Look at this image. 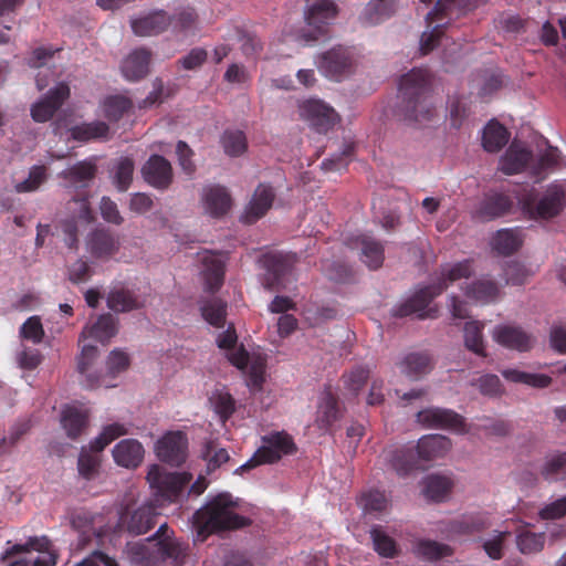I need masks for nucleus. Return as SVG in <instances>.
Masks as SVG:
<instances>
[{"instance_id": "30", "label": "nucleus", "mask_w": 566, "mask_h": 566, "mask_svg": "<svg viewBox=\"0 0 566 566\" xmlns=\"http://www.w3.org/2000/svg\"><path fill=\"white\" fill-rule=\"evenodd\" d=\"M202 201L206 211L214 218L224 216L232 205L231 196L227 188L219 185L206 187L202 193Z\"/></svg>"}, {"instance_id": "19", "label": "nucleus", "mask_w": 566, "mask_h": 566, "mask_svg": "<svg viewBox=\"0 0 566 566\" xmlns=\"http://www.w3.org/2000/svg\"><path fill=\"white\" fill-rule=\"evenodd\" d=\"M30 549H35L41 554L34 559L33 566L56 565L57 555L53 551L52 542L46 536L30 537L27 544L13 545L3 553L1 559L4 562L17 554L28 553Z\"/></svg>"}, {"instance_id": "25", "label": "nucleus", "mask_w": 566, "mask_h": 566, "mask_svg": "<svg viewBox=\"0 0 566 566\" xmlns=\"http://www.w3.org/2000/svg\"><path fill=\"white\" fill-rule=\"evenodd\" d=\"M513 206L512 199L500 192L485 195L475 211V218L481 221H491L506 214Z\"/></svg>"}, {"instance_id": "7", "label": "nucleus", "mask_w": 566, "mask_h": 566, "mask_svg": "<svg viewBox=\"0 0 566 566\" xmlns=\"http://www.w3.org/2000/svg\"><path fill=\"white\" fill-rule=\"evenodd\" d=\"M297 261L295 253L269 251L259 258V264L264 271L262 285L265 290L275 292L285 287V279L292 272Z\"/></svg>"}, {"instance_id": "39", "label": "nucleus", "mask_w": 566, "mask_h": 566, "mask_svg": "<svg viewBox=\"0 0 566 566\" xmlns=\"http://www.w3.org/2000/svg\"><path fill=\"white\" fill-rule=\"evenodd\" d=\"M201 262L203 265L202 273L207 290L209 292L218 291L222 286L224 280L223 261L217 254L207 252L201 258Z\"/></svg>"}, {"instance_id": "57", "label": "nucleus", "mask_w": 566, "mask_h": 566, "mask_svg": "<svg viewBox=\"0 0 566 566\" xmlns=\"http://www.w3.org/2000/svg\"><path fill=\"white\" fill-rule=\"evenodd\" d=\"M32 427L30 419L18 420L9 430L7 437L0 440V454L8 453Z\"/></svg>"}, {"instance_id": "45", "label": "nucleus", "mask_w": 566, "mask_h": 566, "mask_svg": "<svg viewBox=\"0 0 566 566\" xmlns=\"http://www.w3.org/2000/svg\"><path fill=\"white\" fill-rule=\"evenodd\" d=\"M523 241L518 231L503 229L499 230L492 239L493 249L501 255H511L516 252Z\"/></svg>"}, {"instance_id": "16", "label": "nucleus", "mask_w": 566, "mask_h": 566, "mask_svg": "<svg viewBox=\"0 0 566 566\" xmlns=\"http://www.w3.org/2000/svg\"><path fill=\"white\" fill-rule=\"evenodd\" d=\"M188 440L185 433L174 431L166 433L156 443V454L163 462L180 465L187 458Z\"/></svg>"}, {"instance_id": "50", "label": "nucleus", "mask_w": 566, "mask_h": 566, "mask_svg": "<svg viewBox=\"0 0 566 566\" xmlns=\"http://www.w3.org/2000/svg\"><path fill=\"white\" fill-rule=\"evenodd\" d=\"M132 107V101L123 95H112L103 102L104 115L111 122H118Z\"/></svg>"}, {"instance_id": "15", "label": "nucleus", "mask_w": 566, "mask_h": 566, "mask_svg": "<svg viewBox=\"0 0 566 566\" xmlns=\"http://www.w3.org/2000/svg\"><path fill=\"white\" fill-rule=\"evenodd\" d=\"M70 97V87L61 82L51 88L46 95L31 107V116L34 122L45 123L50 120Z\"/></svg>"}, {"instance_id": "49", "label": "nucleus", "mask_w": 566, "mask_h": 566, "mask_svg": "<svg viewBox=\"0 0 566 566\" xmlns=\"http://www.w3.org/2000/svg\"><path fill=\"white\" fill-rule=\"evenodd\" d=\"M201 315L210 325L223 327L227 316V304L220 298H211L200 306Z\"/></svg>"}, {"instance_id": "13", "label": "nucleus", "mask_w": 566, "mask_h": 566, "mask_svg": "<svg viewBox=\"0 0 566 566\" xmlns=\"http://www.w3.org/2000/svg\"><path fill=\"white\" fill-rule=\"evenodd\" d=\"M417 421L426 428L465 431L464 418L451 409L429 407L417 413Z\"/></svg>"}, {"instance_id": "17", "label": "nucleus", "mask_w": 566, "mask_h": 566, "mask_svg": "<svg viewBox=\"0 0 566 566\" xmlns=\"http://www.w3.org/2000/svg\"><path fill=\"white\" fill-rule=\"evenodd\" d=\"M156 516L153 505H143L133 512L126 507L119 514L118 528L132 535H142L154 527Z\"/></svg>"}, {"instance_id": "35", "label": "nucleus", "mask_w": 566, "mask_h": 566, "mask_svg": "<svg viewBox=\"0 0 566 566\" xmlns=\"http://www.w3.org/2000/svg\"><path fill=\"white\" fill-rule=\"evenodd\" d=\"M533 158V154L525 147L513 142L501 159V170L505 175L523 171Z\"/></svg>"}, {"instance_id": "21", "label": "nucleus", "mask_w": 566, "mask_h": 566, "mask_svg": "<svg viewBox=\"0 0 566 566\" xmlns=\"http://www.w3.org/2000/svg\"><path fill=\"white\" fill-rule=\"evenodd\" d=\"M493 338L500 345L518 352H527L534 345L533 336L518 326H497L494 329Z\"/></svg>"}, {"instance_id": "10", "label": "nucleus", "mask_w": 566, "mask_h": 566, "mask_svg": "<svg viewBox=\"0 0 566 566\" xmlns=\"http://www.w3.org/2000/svg\"><path fill=\"white\" fill-rule=\"evenodd\" d=\"M446 290V282L433 283L423 286L416 291L409 298L403 303L397 305L392 310L394 316L406 317L412 314H417L419 318H434L437 316V310L428 308L431 301L440 295Z\"/></svg>"}, {"instance_id": "20", "label": "nucleus", "mask_w": 566, "mask_h": 566, "mask_svg": "<svg viewBox=\"0 0 566 566\" xmlns=\"http://www.w3.org/2000/svg\"><path fill=\"white\" fill-rule=\"evenodd\" d=\"M145 181L160 190L167 189L172 182L170 163L160 155H151L142 168Z\"/></svg>"}, {"instance_id": "33", "label": "nucleus", "mask_w": 566, "mask_h": 566, "mask_svg": "<svg viewBox=\"0 0 566 566\" xmlns=\"http://www.w3.org/2000/svg\"><path fill=\"white\" fill-rule=\"evenodd\" d=\"M515 543L521 554H537L544 549L546 534L534 532L530 524L520 525L515 531Z\"/></svg>"}, {"instance_id": "36", "label": "nucleus", "mask_w": 566, "mask_h": 566, "mask_svg": "<svg viewBox=\"0 0 566 566\" xmlns=\"http://www.w3.org/2000/svg\"><path fill=\"white\" fill-rule=\"evenodd\" d=\"M397 0H370L359 15L365 25H376L394 15Z\"/></svg>"}, {"instance_id": "41", "label": "nucleus", "mask_w": 566, "mask_h": 566, "mask_svg": "<svg viewBox=\"0 0 566 566\" xmlns=\"http://www.w3.org/2000/svg\"><path fill=\"white\" fill-rule=\"evenodd\" d=\"M61 423L66 434L71 439L78 438L88 424L87 412L81 411L75 407H66L62 411Z\"/></svg>"}, {"instance_id": "62", "label": "nucleus", "mask_w": 566, "mask_h": 566, "mask_svg": "<svg viewBox=\"0 0 566 566\" xmlns=\"http://www.w3.org/2000/svg\"><path fill=\"white\" fill-rule=\"evenodd\" d=\"M360 504L366 512L380 513L387 509L388 500L384 492L374 490L361 495Z\"/></svg>"}, {"instance_id": "28", "label": "nucleus", "mask_w": 566, "mask_h": 566, "mask_svg": "<svg viewBox=\"0 0 566 566\" xmlns=\"http://www.w3.org/2000/svg\"><path fill=\"white\" fill-rule=\"evenodd\" d=\"M114 461L123 468L135 469L144 459V447L136 439H124L113 449Z\"/></svg>"}, {"instance_id": "2", "label": "nucleus", "mask_w": 566, "mask_h": 566, "mask_svg": "<svg viewBox=\"0 0 566 566\" xmlns=\"http://www.w3.org/2000/svg\"><path fill=\"white\" fill-rule=\"evenodd\" d=\"M237 506L238 502L230 493H220L209 499L192 517L197 541L205 542L211 534L249 526L251 520L237 514Z\"/></svg>"}, {"instance_id": "29", "label": "nucleus", "mask_w": 566, "mask_h": 566, "mask_svg": "<svg viewBox=\"0 0 566 566\" xmlns=\"http://www.w3.org/2000/svg\"><path fill=\"white\" fill-rule=\"evenodd\" d=\"M400 373L410 379L418 380L433 368V360L428 352L407 354L398 364Z\"/></svg>"}, {"instance_id": "47", "label": "nucleus", "mask_w": 566, "mask_h": 566, "mask_svg": "<svg viewBox=\"0 0 566 566\" xmlns=\"http://www.w3.org/2000/svg\"><path fill=\"white\" fill-rule=\"evenodd\" d=\"M501 374L509 381L524 384L534 388H546L552 382V378L547 375L526 373L513 368L504 369Z\"/></svg>"}, {"instance_id": "18", "label": "nucleus", "mask_w": 566, "mask_h": 566, "mask_svg": "<svg viewBox=\"0 0 566 566\" xmlns=\"http://www.w3.org/2000/svg\"><path fill=\"white\" fill-rule=\"evenodd\" d=\"M120 240L106 228H96L86 238V250L95 259L108 260L119 251Z\"/></svg>"}, {"instance_id": "42", "label": "nucleus", "mask_w": 566, "mask_h": 566, "mask_svg": "<svg viewBox=\"0 0 566 566\" xmlns=\"http://www.w3.org/2000/svg\"><path fill=\"white\" fill-rule=\"evenodd\" d=\"M97 357V347L94 345H84L78 357L77 370L81 375L85 376L82 381L83 386L87 389H93L102 386L104 382L99 376L88 373L90 367L94 359Z\"/></svg>"}, {"instance_id": "34", "label": "nucleus", "mask_w": 566, "mask_h": 566, "mask_svg": "<svg viewBox=\"0 0 566 566\" xmlns=\"http://www.w3.org/2000/svg\"><path fill=\"white\" fill-rule=\"evenodd\" d=\"M107 306L116 313H126L144 306L142 300L134 291L124 286L114 287L107 295Z\"/></svg>"}, {"instance_id": "48", "label": "nucleus", "mask_w": 566, "mask_h": 566, "mask_svg": "<svg viewBox=\"0 0 566 566\" xmlns=\"http://www.w3.org/2000/svg\"><path fill=\"white\" fill-rule=\"evenodd\" d=\"M500 293L495 282L490 280H479L469 285L465 295L476 302L490 303L497 298Z\"/></svg>"}, {"instance_id": "23", "label": "nucleus", "mask_w": 566, "mask_h": 566, "mask_svg": "<svg viewBox=\"0 0 566 566\" xmlns=\"http://www.w3.org/2000/svg\"><path fill=\"white\" fill-rule=\"evenodd\" d=\"M343 417V409L336 395L331 389L323 392L316 411V426L325 431H331L334 423Z\"/></svg>"}, {"instance_id": "37", "label": "nucleus", "mask_w": 566, "mask_h": 566, "mask_svg": "<svg viewBox=\"0 0 566 566\" xmlns=\"http://www.w3.org/2000/svg\"><path fill=\"white\" fill-rule=\"evenodd\" d=\"M117 333V321L116 318L107 313L102 314L92 324L84 327L81 334V338H93L101 343L108 342Z\"/></svg>"}, {"instance_id": "24", "label": "nucleus", "mask_w": 566, "mask_h": 566, "mask_svg": "<svg viewBox=\"0 0 566 566\" xmlns=\"http://www.w3.org/2000/svg\"><path fill=\"white\" fill-rule=\"evenodd\" d=\"M275 198L274 190L269 185H259L242 216L243 222L252 224L262 218L272 207Z\"/></svg>"}, {"instance_id": "9", "label": "nucleus", "mask_w": 566, "mask_h": 566, "mask_svg": "<svg viewBox=\"0 0 566 566\" xmlns=\"http://www.w3.org/2000/svg\"><path fill=\"white\" fill-rule=\"evenodd\" d=\"M338 13V8L332 0H316L307 7L305 12L306 24L311 30L302 31L298 40L312 44L328 33V23Z\"/></svg>"}, {"instance_id": "44", "label": "nucleus", "mask_w": 566, "mask_h": 566, "mask_svg": "<svg viewBox=\"0 0 566 566\" xmlns=\"http://www.w3.org/2000/svg\"><path fill=\"white\" fill-rule=\"evenodd\" d=\"M413 553L429 562L438 560L453 554L452 548L447 545L431 539H420L413 547Z\"/></svg>"}, {"instance_id": "5", "label": "nucleus", "mask_w": 566, "mask_h": 566, "mask_svg": "<svg viewBox=\"0 0 566 566\" xmlns=\"http://www.w3.org/2000/svg\"><path fill=\"white\" fill-rule=\"evenodd\" d=\"M297 447L294 439L286 431H273L262 437V446L252 458L239 467L235 472L242 473L258 465L273 464L285 455L295 454Z\"/></svg>"}, {"instance_id": "26", "label": "nucleus", "mask_w": 566, "mask_h": 566, "mask_svg": "<svg viewBox=\"0 0 566 566\" xmlns=\"http://www.w3.org/2000/svg\"><path fill=\"white\" fill-rule=\"evenodd\" d=\"M151 52L140 48L129 53L122 62L120 70L124 77L136 82L144 78L149 73Z\"/></svg>"}, {"instance_id": "63", "label": "nucleus", "mask_w": 566, "mask_h": 566, "mask_svg": "<svg viewBox=\"0 0 566 566\" xmlns=\"http://www.w3.org/2000/svg\"><path fill=\"white\" fill-rule=\"evenodd\" d=\"M197 19L198 17L195 9L185 8L171 18V24L175 30L186 32L195 28Z\"/></svg>"}, {"instance_id": "4", "label": "nucleus", "mask_w": 566, "mask_h": 566, "mask_svg": "<svg viewBox=\"0 0 566 566\" xmlns=\"http://www.w3.org/2000/svg\"><path fill=\"white\" fill-rule=\"evenodd\" d=\"M518 205L524 214L531 219H552L560 213L566 202V192L563 186L553 184L538 198L537 191L532 188L524 190L517 197Z\"/></svg>"}, {"instance_id": "64", "label": "nucleus", "mask_w": 566, "mask_h": 566, "mask_svg": "<svg viewBox=\"0 0 566 566\" xmlns=\"http://www.w3.org/2000/svg\"><path fill=\"white\" fill-rule=\"evenodd\" d=\"M566 515V495L556 499L555 501L544 505L539 512L538 516L542 520H558Z\"/></svg>"}, {"instance_id": "12", "label": "nucleus", "mask_w": 566, "mask_h": 566, "mask_svg": "<svg viewBox=\"0 0 566 566\" xmlns=\"http://www.w3.org/2000/svg\"><path fill=\"white\" fill-rule=\"evenodd\" d=\"M317 67L328 78L339 81L353 69V54L343 46H336L321 55Z\"/></svg>"}, {"instance_id": "61", "label": "nucleus", "mask_w": 566, "mask_h": 566, "mask_svg": "<svg viewBox=\"0 0 566 566\" xmlns=\"http://www.w3.org/2000/svg\"><path fill=\"white\" fill-rule=\"evenodd\" d=\"M533 273L522 263L512 261L504 268V276L507 284L523 285Z\"/></svg>"}, {"instance_id": "22", "label": "nucleus", "mask_w": 566, "mask_h": 566, "mask_svg": "<svg viewBox=\"0 0 566 566\" xmlns=\"http://www.w3.org/2000/svg\"><path fill=\"white\" fill-rule=\"evenodd\" d=\"M382 455L390 464L391 469L400 476H405L411 471L422 468L413 447L386 449Z\"/></svg>"}, {"instance_id": "51", "label": "nucleus", "mask_w": 566, "mask_h": 566, "mask_svg": "<svg viewBox=\"0 0 566 566\" xmlns=\"http://www.w3.org/2000/svg\"><path fill=\"white\" fill-rule=\"evenodd\" d=\"M452 488L450 479L442 475H429L424 480V495L436 502L442 501Z\"/></svg>"}, {"instance_id": "58", "label": "nucleus", "mask_w": 566, "mask_h": 566, "mask_svg": "<svg viewBox=\"0 0 566 566\" xmlns=\"http://www.w3.org/2000/svg\"><path fill=\"white\" fill-rule=\"evenodd\" d=\"M566 472V452L551 454L545 459L541 474L547 481H556Z\"/></svg>"}, {"instance_id": "55", "label": "nucleus", "mask_w": 566, "mask_h": 566, "mask_svg": "<svg viewBox=\"0 0 566 566\" xmlns=\"http://www.w3.org/2000/svg\"><path fill=\"white\" fill-rule=\"evenodd\" d=\"M474 272L473 261L464 260L451 266L443 268L438 283L446 282V287L461 279L470 277Z\"/></svg>"}, {"instance_id": "40", "label": "nucleus", "mask_w": 566, "mask_h": 566, "mask_svg": "<svg viewBox=\"0 0 566 566\" xmlns=\"http://www.w3.org/2000/svg\"><path fill=\"white\" fill-rule=\"evenodd\" d=\"M510 133L496 120H491L483 129L482 146L489 153H497L509 142Z\"/></svg>"}, {"instance_id": "8", "label": "nucleus", "mask_w": 566, "mask_h": 566, "mask_svg": "<svg viewBox=\"0 0 566 566\" xmlns=\"http://www.w3.org/2000/svg\"><path fill=\"white\" fill-rule=\"evenodd\" d=\"M192 475L187 472H167L158 464L149 467L147 481L156 494L168 502H178L185 488L190 483Z\"/></svg>"}, {"instance_id": "53", "label": "nucleus", "mask_w": 566, "mask_h": 566, "mask_svg": "<svg viewBox=\"0 0 566 566\" xmlns=\"http://www.w3.org/2000/svg\"><path fill=\"white\" fill-rule=\"evenodd\" d=\"M224 153L231 157L242 155L248 147L247 137L242 130L227 129L221 136Z\"/></svg>"}, {"instance_id": "56", "label": "nucleus", "mask_w": 566, "mask_h": 566, "mask_svg": "<svg viewBox=\"0 0 566 566\" xmlns=\"http://www.w3.org/2000/svg\"><path fill=\"white\" fill-rule=\"evenodd\" d=\"M134 174V161L129 157L120 158L115 168L113 175V182L118 191H126L133 180Z\"/></svg>"}, {"instance_id": "1", "label": "nucleus", "mask_w": 566, "mask_h": 566, "mask_svg": "<svg viewBox=\"0 0 566 566\" xmlns=\"http://www.w3.org/2000/svg\"><path fill=\"white\" fill-rule=\"evenodd\" d=\"M401 104L399 112L410 125H423L436 113L431 74L428 70L413 69L400 78Z\"/></svg>"}, {"instance_id": "11", "label": "nucleus", "mask_w": 566, "mask_h": 566, "mask_svg": "<svg viewBox=\"0 0 566 566\" xmlns=\"http://www.w3.org/2000/svg\"><path fill=\"white\" fill-rule=\"evenodd\" d=\"M67 209L72 212L71 218L61 222L62 232L65 235V244L70 249H77L78 244V226L77 221L90 223L94 220V214L88 201V192L82 191L78 196L73 197L69 202Z\"/></svg>"}, {"instance_id": "3", "label": "nucleus", "mask_w": 566, "mask_h": 566, "mask_svg": "<svg viewBox=\"0 0 566 566\" xmlns=\"http://www.w3.org/2000/svg\"><path fill=\"white\" fill-rule=\"evenodd\" d=\"M168 525L161 524L157 532L147 538V544L130 547L132 560L137 566H158L167 558L179 562L186 555L187 545L175 539Z\"/></svg>"}, {"instance_id": "14", "label": "nucleus", "mask_w": 566, "mask_h": 566, "mask_svg": "<svg viewBox=\"0 0 566 566\" xmlns=\"http://www.w3.org/2000/svg\"><path fill=\"white\" fill-rule=\"evenodd\" d=\"M301 116L317 133H327L338 120L336 112L318 99H307L300 106Z\"/></svg>"}, {"instance_id": "52", "label": "nucleus", "mask_w": 566, "mask_h": 566, "mask_svg": "<svg viewBox=\"0 0 566 566\" xmlns=\"http://www.w3.org/2000/svg\"><path fill=\"white\" fill-rule=\"evenodd\" d=\"M370 537L373 539L374 549L382 557L392 558L398 555V547L396 541L388 536L381 526H374L370 530Z\"/></svg>"}, {"instance_id": "31", "label": "nucleus", "mask_w": 566, "mask_h": 566, "mask_svg": "<svg viewBox=\"0 0 566 566\" xmlns=\"http://www.w3.org/2000/svg\"><path fill=\"white\" fill-rule=\"evenodd\" d=\"M97 167L90 160H82L60 172V177L65 179L69 188L86 189L90 182L95 178Z\"/></svg>"}, {"instance_id": "59", "label": "nucleus", "mask_w": 566, "mask_h": 566, "mask_svg": "<svg viewBox=\"0 0 566 566\" xmlns=\"http://www.w3.org/2000/svg\"><path fill=\"white\" fill-rule=\"evenodd\" d=\"M370 376V369L365 366H356L349 373L343 375L345 388L357 396L364 388Z\"/></svg>"}, {"instance_id": "54", "label": "nucleus", "mask_w": 566, "mask_h": 566, "mask_svg": "<svg viewBox=\"0 0 566 566\" xmlns=\"http://www.w3.org/2000/svg\"><path fill=\"white\" fill-rule=\"evenodd\" d=\"M48 180V168L43 165L32 166L28 178L15 184L14 190L18 193L33 192Z\"/></svg>"}, {"instance_id": "32", "label": "nucleus", "mask_w": 566, "mask_h": 566, "mask_svg": "<svg viewBox=\"0 0 566 566\" xmlns=\"http://www.w3.org/2000/svg\"><path fill=\"white\" fill-rule=\"evenodd\" d=\"M451 447V441L447 437L432 434L421 438L413 447L419 462L431 461L442 457Z\"/></svg>"}, {"instance_id": "43", "label": "nucleus", "mask_w": 566, "mask_h": 566, "mask_svg": "<svg viewBox=\"0 0 566 566\" xmlns=\"http://www.w3.org/2000/svg\"><path fill=\"white\" fill-rule=\"evenodd\" d=\"M108 133V125L99 120L75 125L70 129L71 137L77 142L107 138Z\"/></svg>"}, {"instance_id": "27", "label": "nucleus", "mask_w": 566, "mask_h": 566, "mask_svg": "<svg viewBox=\"0 0 566 566\" xmlns=\"http://www.w3.org/2000/svg\"><path fill=\"white\" fill-rule=\"evenodd\" d=\"M171 22V17L164 10H159L145 17L133 19L130 27L138 36H153L166 31Z\"/></svg>"}, {"instance_id": "60", "label": "nucleus", "mask_w": 566, "mask_h": 566, "mask_svg": "<svg viewBox=\"0 0 566 566\" xmlns=\"http://www.w3.org/2000/svg\"><path fill=\"white\" fill-rule=\"evenodd\" d=\"M20 337L40 344L44 337V329L39 316L29 317L20 327Z\"/></svg>"}, {"instance_id": "6", "label": "nucleus", "mask_w": 566, "mask_h": 566, "mask_svg": "<svg viewBox=\"0 0 566 566\" xmlns=\"http://www.w3.org/2000/svg\"><path fill=\"white\" fill-rule=\"evenodd\" d=\"M127 432L128 430L123 423L115 422L105 426L102 432L91 441L88 449L82 448L77 461L80 475L85 480L95 479L101 467L98 452H102L114 440L127 434Z\"/></svg>"}, {"instance_id": "38", "label": "nucleus", "mask_w": 566, "mask_h": 566, "mask_svg": "<svg viewBox=\"0 0 566 566\" xmlns=\"http://www.w3.org/2000/svg\"><path fill=\"white\" fill-rule=\"evenodd\" d=\"M356 248L360 249V260L370 270L379 269L385 260V249L380 241L361 235L356 239Z\"/></svg>"}, {"instance_id": "46", "label": "nucleus", "mask_w": 566, "mask_h": 566, "mask_svg": "<svg viewBox=\"0 0 566 566\" xmlns=\"http://www.w3.org/2000/svg\"><path fill=\"white\" fill-rule=\"evenodd\" d=\"M484 324L480 321L467 322L463 328L464 345L472 353L486 357L483 340Z\"/></svg>"}]
</instances>
